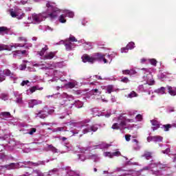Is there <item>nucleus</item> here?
<instances>
[{"instance_id": "23", "label": "nucleus", "mask_w": 176, "mask_h": 176, "mask_svg": "<svg viewBox=\"0 0 176 176\" xmlns=\"http://www.w3.org/2000/svg\"><path fill=\"white\" fill-rule=\"evenodd\" d=\"M1 116H3V118H11L12 114H10V112L4 111L1 113Z\"/></svg>"}, {"instance_id": "34", "label": "nucleus", "mask_w": 176, "mask_h": 176, "mask_svg": "<svg viewBox=\"0 0 176 176\" xmlns=\"http://www.w3.org/2000/svg\"><path fill=\"white\" fill-rule=\"evenodd\" d=\"M111 129H113V130H120V126L118 123H114L112 125Z\"/></svg>"}, {"instance_id": "40", "label": "nucleus", "mask_w": 176, "mask_h": 176, "mask_svg": "<svg viewBox=\"0 0 176 176\" xmlns=\"http://www.w3.org/2000/svg\"><path fill=\"white\" fill-rule=\"evenodd\" d=\"M104 156L110 157L111 159H112V157H113L112 153H111V152H105Z\"/></svg>"}, {"instance_id": "21", "label": "nucleus", "mask_w": 176, "mask_h": 176, "mask_svg": "<svg viewBox=\"0 0 176 176\" xmlns=\"http://www.w3.org/2000/svg\"><path fill=\"white\" fill-rule=\"evenodd\" d=\"M156 167H157V168H160V170H164V168H167V165L159 162L156 164Z\"/></svg>"}, {"instance_id": "14", "label": "nucleus", "mask_w": 176, "mask_h": 176, "mask_svg": "<svg viewBox=\"0 0 176 176\" xmlns=\"http://www.w3.org/2000/svg\"><path fill=\"white\" fill-rule=\"evenodd\" d=\"M3 50H8L9 52L12 51V47H9V45L1 44L0 45V52Z\"/></svg>"}, {"instance_id": "29", "label": "nucleus", "mask_w": 176, "mask_h": 176, "mask_svg": "<svg viewBox=\"0 0 176 176\" xmlns=\"http://www.w3.org/2000/svg\"><path fill=\"white\" fill-rule=\"evenodd\" d=\"M126 47L129 50H131L135 47V43L133 42H130L129 44H127Z\"/></svg>"}, {"instance_id": "56", "label": "nucleus", "mask_w": 176, "mask_h": 176, "mask_svg": "<svg viewBox=\"0 0 176 176\" xmlns=\"http://www.w3.org/2000/svg\"><path fill=\"white\" fill-rule=\"evenodd\" d=\"M67 14L68 17H70V18L74 17V12H68L67 13Z\"/></svg>"}, {"instance_id": "39", "label": "nucleus", "mask_w": 176, "mask_h": 176, "mask_svg": "<svg viewBox=\"0 0 176 176\" xmlns=\"http://www.w3.org/2000/svg\"><path fill=\"white\" fill-rule=\"evenodd\" d=\"M64 129L65 127H57L54 129V131H55V133H57V131H64Z\"/></svg>"}, {"instance_id": "11", "label": "nucleus", "mask_w": 176, "mask_h": 176, "mask_svg": "<svg viewBox=\"0 0 176 176\" xmlns=\"http://www.w3.org/2000/svg\"><path fill=\"white\" fill-rule=\"evenodd\" d=\"M56 56V52H50L46 54L44 56L45 60H52V58H54V56Z\"/></svg>"}, {"instance_id": "15", "label": "nucleus", "mask_w": 176, "mask_h": 176, "mask_svg": "<svg viewBox=\"0 0 176 176\" xmlns=\"http://www.w3.org/2000/svg\"><path fill=\"white\" fill-rule=\"evenodd\" d=\"M47 50H49V47L47 45H45V47L42 48L41 51H38L37 54H39V56H44L45 53H46Z\"/></svg>"}, {"instance_id": "27", "label": "nucleus", "mask_w": 176, "mask_h": 176, "mask_svg": "<svg viewBox=\"0 0 176 176\" xmlns=\"http://www.w3.org/2000/svg\"><path fill=\"white\" fill-rule=\"evenodd\" d=\"M48 148L50 149V151H52V152H54V153H57L58 152L57 148L52 144L48 145Z\"/></svg>"}, {"instance_id": "17", "label": "nucleus", "mask_w": 176, "mask_h": 176, "mask_svg": "<svg viewBox=\"0 0 176 176\" xmlns=\"http://www.w3.org/2000/svg\"><path fill=\"white\" fill-rule=\"evenodd\" d=\"M172 127H173V125H171L170 124H167L162 125L161 129H162L165 131H169L170 129H171Z\"/></svg>"}, {"instance_id": "54", "label": "nucleus", "mask_w": 176, "mask_h": 176, "mask_svg": "<svg viewBox=\"0 0 176 176\" xmlns=\"http://www.w3.org/2000/svg\"><path fill=\"white\" fill-rule=\"evenodd\" d=\"M87 133H90V129H85L82 130V133L83 134H87Z\"/></svg>"}, {"instance_id": "1", "label": "nucleus", "mask_w": 176, "mask_h": 176, "mask_svg": "<svg viewBox=\"0 0 176 176\" xmlns=\"http://www.w3.org/2000/svg\"><path fill=\"white\" fill-rule=\"evenodd\" d=\"M43 176V173H42V172H41L39 170L36 169V170H33L32 173H30V172H25V174H23L21 176Z\"/></svg>"}, {"instance_id": "19", "label": "nucleus", "mask_w": 176, "mask_h": 176, "mask_svg": "<svg viewBox=\"0 0 176 176\" xmlns=\"http://www.w3.org/2000/svg\"><path fill=\"white\" fill-rule=\"evenodd\" d=\"M43 112H45L43 110H41L36 113V116H39L41 119H45V118H46V114L43 113Z\"/></svg>"}, {"instance_id": "20", "label": "nucleus", "mask_w": 176, "mask_h": 176, "mask_svg": "<svg viewBox=\"0 0 176 176\" xmlns=\"http://www.w3.org/2000/svg\"><path fill=\"white\" fill-rule=\"evenodd\" d=\"M168 92L170 94V96H176V91L173 89V87L167 86Z\"/></svg>"}, {"instance_id": "49", "label": "nucleus", "mask_w": 176, "mask_h": 176, "mask_svg": "<svg viewBox=\"0 0 176 176\" xmlns=\"http://www.w3.org/2000/svg\"><path fill=\"white\" fill-rule=\"evenodd\" d=\"M123 75H130V70L126 69L122 71Z\"/></svg>"}, {"instance_id": "32", "label": "nucleus", "mask_w": 176, "mask_h": 176, "mask_svg": "<svg viewBox=\"0 0 176 176\" xmlns=\"http://www.w3.org/2000/svg\"><path fill=\"white\" fill-rule=\"evenodd\" d=\"M129 98H133V97H138V94L135 91H133L128 95Z\"/></svg>"}, {"instance_id": "25", "label": "nucleus", "mask_w": 176, "mask_h": 176, "mask_svg": "<svg viewBox=\"0 0 176 176\" xmlns=\"http://www.w3.org/2000/svg\"><path fill=\"white\" fill-rule=\"evenodd\" d=\"M65 47L67 51L72 50V43H65Z\"/></svg>"}, {"instance_id": "31", "label": "nucleus", "mask_w": 176, "mask_h": 176, "mask_svg": "<svg viewBox=\"0 0 176 176\" xmlns=\"http://www.w3.org/2000/svg\"><path fill=\"white\" fill-rule=\"evenodd\" d=\"M20 53H21L22 54H25V53H27L26 50H23V51H20V50H16L14 52L13 56H17V54H20Z\"/></svg>"}, {"instance_id": "60", "label": "nucleus", "mask_w": 176, "mask_h": 176, "mask_svg": "<svg viewBox=\"0 0 176 176\" xmlns=\"http://www.w3.org/2000/svg\"><path fill=\"white\" fill-rule=\"evenodd\" d=\"M104 64H107L108 63V60H107V58H105V55L103 56V58H102Z\"/></svg>"}, {"instance_id": "44", "label": "nucleus", "mask_w": 176, "mask_h": 176, "mask_svg": "<svg viewBox=\"0 0 176 176\" xmlns=\"http://www.w3.org/2000/svg\"><path fill=\"white\" fill-rule=\"evenodd\" d=\"M69 41H71V42H78V40L75 38V36H70L69 38Z\"/></svg>"}, {"instance_id": "45", "label": "nucleus", "mask_w": 176, "mask_h": 176, "mask_svg": "<svg viewBox=\"0 0 176 176\" xmlns=\"http://www.w3.org/2000/svg\"><path fill=\"white\" fill-rule=\"evenodd\" d=\"M28 83H30V80H23L21 85L22 86H25V85H28Z\"/></svg>"}, {"instance_id": "42", "label": "nucleus", "mask_w": 176, "mask_h": 176, "mask_svg": "<svg viewBox=\"0 0 176 176\" xmlns=\"http://www.w3.org/2000/svg\"><path fill=\"white\" fill-rule=\"evenodd\" d=\"M8 47H11V50L13 49V47H14V49H17V47H19V43H14L12 45H8Z\"/></svg>"}, {"instance_id": "28", "label": "nucleus", "mask_w": 176, "mask_h": 176, "mask_svg": "<svg viewBox=\"0 0 176 176\" xmlns=\"http://www.w3.org/2000/svg\"><path fill=\"white\" fill-rule=\"evenodd\" d=\"M58 20H59L60 23H67V19H65V15H64V14H61L59 16Z\"/></svg>"}, {"instance_id": "12", "label": "nucleus", "mask_w": 176, "mask_h": 176, "mask_svg": "<svg viewBox=\"0 0 176 176\" xmlns=\"http://www.w3.org/2000/svg\"><path fill=\"white\" fill-rule=\"evenodd\" d=\"M3 168H6L7 170H14L16 168L15 163H10V164H6L2 166Z\"/></svg>"}, {"instance_id": "62", "label": "nucleus", "mask_w": 176, "mask_h": 176, "mask_svg": "<svg viewBox=\"0 0 176 176\" xmlns=\"http://www.w3.org/2000/svg\"><path fill=\"white\" fill-rule=\"evenodd\" d=\"M24 46H25V44L18 43V47H24Z\"/></svg>"}, {"instance_id": "33", "label": "nucleus", "mask_w": 176, "mask_h": 176, "mask_svg": "<svg viewBox=\"0 0 176 176\" xmlns=\"http://www.w3.org/2000/svg\"><path fill=\"white\" fill-rule=\"evenodd\" d=\"M98 130V126L97 125H92L90 126L89 131H94V133H96Z\"/></svg>"}, {"instance_id": "22", "label": "nucleus", "mask_w": 176, "mask_h": 176, "mask_svg": "<svg viewBox=\"0 0 176 176\" xmlns=\"http://www.w3.org/2000/svg\"><path fill=\"white\" fill-rule=\"evenodd\" d=\"M65 86L66 89H74V87H75V83L69 82L67 84H65Z\"/></svg>"}, {"instance_id": "10", "label": "nucleus", "mask_w": 176, "mask_h": 176, "mask_svg": "<svg viewBox=\"0 0 176 176\" xmlns=\"http://www.w3.org/2000/svg\"><path fill=\"white\" fill-rule=\"evenodd\" d=\"M151 123L152 126H153V127L152 128L153 131H155V130H157V129H160V124L159 123V121L153 120H151Z\"/></svg>"}, {"instance_id": "46", "label": "nucleus", "mask_w": 176, "mask_h": 176, "mask_svg": "<svg viewBox=\"0 0 176 176\" xmlns=\"http://www.w3.org/2000/svg\"><path fill=\"white\" fill-rule=\"evenodd\" d=\"M153 174H154V175L159 176L162 175V172H160V170H155Z\"/></svg>"}, {"instance_id": "16", "label": "nucleus", "mask_w": 176, "mask_h": 176, "mask_svg": "<svg viewBox=\"0 0 176 176\" xmlns=\"http://www.w3.org/2000/svg\"><path fill=\"white\" fill-rule=\"evenodd\" d=\"M155 93L158 94H166V88L164 87H162L155 90Z\"/></svg>"}, {"instance_id": "37", "label": "nucleus", "mask_w": 176, "mask_h": 176, "mask_svg": "<svg viewBox=\"0 0 176 176\" xmlns=\"http://www.w3.org/2000/svg\"><path fill=\"white\" fill-rule=\"evenodd\" d=\"M18 41H19L20 42H25V43L27 42V38L21 36L18 38Z\"/></svg>"}, {"instance_id": "4", "label": "nucleus", "mask_w": 176, "mask_h": 176, "mask_svg": "<svg viewBox=\"0 0 176 176\" xmlns=\"http://www.w3.org/2000/svg\"><path fill=\"white\" fill-rule=\"evenodd\" d=\"M32 20L35 21V23H41L43 20V17L42 14H32Z\"/></svg>"}, {"instance_id": "64", "label": "nucleus", "mask_w": 176, "mask_h": 176, "mask_svg": "<svg viewBox=\"0 0 176 176\" xmlns=\"http://www.w3.org/2000/svg\"><path fill=\"white\" fill-rule=\"evenodd\" d=\"M126 122H134V120H133V119H127Z\"/></svg>"}, {"instance_id": "50", "label": "nucleus", "mask_w": 176, "mask_h": 176, "mask_svg": "<svg viewBox=\"0 0 176 176\" xmlns=\"http://www.w3.org/2000/svg\"><path fill=\"white\" fill-rule=\"evenodd\" d=\"M36 90H38V88H36V87L34 86V87H32L30 88V91L32 93H34V91H36Z\"/></svg>"}, {"instance_id": "6", "label": "nucleus", "mask_w": 176, "mask_h": 176, "mask_svg": "<svg viewBox=\"0 0 176 176\" xmlns=\"http://www.w3.org/2000/svg\"><path fill=\"white\" fill-rule=\"evenodd\" d=\"M142 157H145L146 160H151L153 157V153L148 151H144V154L142 155Z\"/></svg>"}, {"instance_id": "5", "label": "nucleus", "mask_w": 176, "mask_h": 176, "mask_svg": "<svg viewBox=\"0 0 176 176\" xmlns=\"http://www.w3.org/2000/svg\"><path fill=\"white\" fill-rule=\"evenodd\" d=\"M10 16L12 17H16V19H21L23 17H24V13H22L21 14H19V12H15L13 11V9L10 10Z\"/></svg>"}, {"instance_id": "63", "label": "nucleus", "mask_w": 176, "mask_h": 176, "mask_svg": "<svg viewBox=\"0 0 176 176\" xmlns=\"http://www.w3.org/2000/svg\"><path fill=\"white\" fill-rule=\"evenodd\" d=\"M148 85H149V86H152V85H155V80H151V83H149Z\"/></svg>"}, {"instance_id": "2", "label": "nucleus", "mask_w": 176, "mask_h": 176, "mask_svg": "<svg viewBox=\"0 0 176 176\" xmlns=\"http://www.w3.org/2000/svg\"><path fill=\"white\" fill-rule=\"evenodd\" d=\"M82 60L84 63H91V64H93V63L95 61L94 56H90L87 54L82 56Z\"/></svg>"}, {"instance_id": "9", "label": "nucleus", "mask_w": 176, "mask_h": 176, "mask_svg": "<svg viewBox=\"0 0 176 176\" xmlns=\"http://www.w3.org/2000/svg\"><path fill=\"white\" fill-rule=\"evenodd\" d=\"M101 89H102V90H107L108 94H111V93L113 91V85H109L107 86H102Z\"/></svg>"}, {"instance_id": "55", "label": "nucleus", "mask_w": 176, "mask_h": 176, "mask_svg": "<svg viewBox=\"0 0 176 176\" xmlns=\"http://www.w3.org/2000/svg\"><path fill=\"white\" fill-rule=\"evenodd\" d=\"M119 155H120V151H116L114 153H112L113 157V156H119Z\"/></svg>"}, {"instance_id": "53", "label": "nucleus", "mask_w": 176, "mask_h": 176, "mask_svg": "<svg viewBox=\"0 0 176 176\" xmlns=\"http://www.w3.org/2000/svg\"><path fill=\"white\" fill-rule=\"evenodd\" d=\"M6 79V77L4 75L0 74V82H3Z\"/></svg>"}, {"instance_id": "48", "label": "nucleus", "mask_w": 176, "mask_h": 176, "mask_svg": "<svg viewBox=\"0 0 176 176\" xmlns=\"http://www.w3.org/2000/svg\"><path fill=\"white\" fill-rule=\"evenodd\" d=\"M1 98H2V100H3L4 101H6V100H8V98H9V97H8V95H6V94H2V95H1Z\"/></svg>"}, {"instance_id": "7", "label": "nucleus", "mask_w": 176, "mask_h": 176, "mask_svg": "<svg viewBox=\"0 0 176 176\" xmlns=\"http://www.w3.org/2000/svg\"><path fill=\"white\" fill-rule=\"evenodd\" d=\"M94 61H101L102 60V58H104V54H101V53H95L94 54Z\"/></svg>"}, {"instance_id": "43", "label": "nucleus", "mask_w": 176, "mask_h": 176, "mask_svg": "<svg viewBox=\"0 0 176 176\" xmlns=\"http://www.w3.org/2000/svg\"><path fill=\"white\" fill-rule=\"evenodd\" d=\"M137 74V71L135 69H132L129 70V75H135Z\"/></svg>"}, {"instance_id": "13", "label": "nucleus", "mask_w": 176, "mask_h": 176, "mask_svg": "<svg viewBox=\"0 0 176 176\" xmlns=\"http://www.w3.org/2000/svg\"><path fill=\"white\" fill-rule=\"evenodd\" d=\"M151 141H153L154 142H161V141L163 140V137L155 135V136H151Z\"/></svg>"}, {"instance_id": "35", "label": "nucleus", "mask_w": 176, "mask_h": 176, "mask_svg": "<svg viewBox=\"0 0 176 176\" xmlns=\"http://www.w3.org/2000/svg\"><path fill=\"white\" fill-rule=\"evenodd\" d=\"M121 82H122V83H129V82H130V80L127 77H124L121 79Z\"/></svg>"}, {"instance_id": "52", "label": "nucleus", "mask_w": 176, "mask_h": 176, "mask_svg": "<svg viewBox=\"0 0 176 176\" xmlns=\"http://www.w3.org/2000/svg\"><path fill=\"white\" fill-rule=\"evenodd\" d=\"M131 135H125V140H126V141H127V142H129V141H130V138H131Z\"/></svg>"}, {"instance_id": "41", "label": "nucleus", "mask_w": 176, "mask_h": 176, "mask_svg": "<svg viewBox=\"0 0 176 176\" xmlns=\"http://www.w3.org/2000/svg\"><path fill=\"white\" fill-rule=\"evenodd\" d=\"M150 63L151 65H155V66H156V65L157 64V61L155 59H151Z\"/></svg>"}, {"instance_id": "59", "label": "nucleus", "mask_w": 176, "mask_h": 176, "mask_svg": "<svg viewBox=\"0 0 176 176\" xmlns=\"http://www.w3.org/2000/svg\"><path fill=\"white\" fill-rule=\"evenodd\" d=\"M25 68H27V65L23 64L21 65V69H25Z\"/></svg>"}, {"instance_id": "61", "label": "nucleus", "mask_w": 176, "mask_h": 176, "mask_svg": "<svg viewBox=\"0 0 176 176\" xmlns=\"http://www.w3.org/2000/svg\"><path fill=\"white\" fill-rule=\"evenodd\" d=\"M133 142H135V144H136V146H138V140H137L136 139H134V140H133V141H132Z\"/></svg>"}, {"instance_id": "47", "label": "nucleus", "mask_w": 176, "mask_h": 176, "mask_svg": "<svg viewBox=\"0 0 176 176\" xmlns=\"http://www.w3.org/2000/svg\"><path fill=\"white\" fill-rule=\"evenodd\" d=\"M136 119H138V120L139 122H141V120H142V115H141V114H138V115L136 116Z\"/></svg>"}, {"instance_id": "24", "label": "nucleus", "mask_w": 176, "mask_h": 176, "mask_svg": "<svg viewBox=\"0 0 176 176\" xmlns=\"http://www.w3.org/2000/svg\"><path fill=\"white\" fill-rule=\"evenodd\" d=\"M27 164H32V166H34L35 167H38V166H41V164H42V162L38 161V162H32L28 161L27 162Z\"/></svg>"}, {"instance_id": "18", "label": "nucleus", "mask_w": 176, "mask_h": 176, "mask_svg": "<svg viewBox=\"0 0 176 176\" xmlns=\"http://www.w3.org/2000/svg\"><path fill=\"white\" fill-rule=\"evenodd\" d=\"M118 120H121V122L118 124L120 129H123V127H124V126H126V121L124 120H122V116H120L118 118Z\"/></svg>"}, {"instance_id": "30", "label": "nucleus", "mask_w": 176, "mask_h": 176, "mask_svg": "<svg viewBox=\"0 0 176 176\" xmlns=\"http://www.w3.org/2000/svg\"><path fill=\"white\" fill-rule=\"evenodd\" d=\"M91 94L96 96V94H101V91H99L98 89H92L90 91Z\"/></svg>"}, {"instance_id": "58", "label": "nucleus", "mask_w": 176, "mask_h": 176, "mask_svg": "<svg viewBox=\"0 0 176 176\" xmlns=\"http://www.w3.org/2000/svg\"><path fill=\"white\" fill-rule=\"evenodd\" d=\"M46 6L47 7V8H51V9L53 10V9H54V8H53V6H51V4H50V2H47V3H46Z\"/></svg>"}, {"instance_id": "3", "label": "nucleus", "mask_w": 176, "mask_h": 176, "mask_svg": "<svg viewBox=\"0 0 176 176\" xmlns=\"http://www.w3.org/2000/svg\"><path fill=\"white\" fill-rule=\"evenodd\" d=\"M39 104H42V101L36 100L35 99L30 100L28 102L29 108H34V107L39 105Z\"/></svg>"}, {"instance_id": "26", "label": "nucleus", "mask_w": 176, "mask_h": 176, "mask_svg": "<svg viewBox=\"0 0 176 176\" xmlns=\"http://www.w3.org/2000/svg\"><path fill=\"white\" fill-rule=\"evenodd\" d=\"M3 72L6 76H13L14 75L13 73L9 69H5Z\"/></svg>"}, {"instance_id": "36", "label": "nucleus", "mask_w": 176, "mask_h": 176, "mask_svg": "<svg viewBox=\"0 0 176 176\" xmlns=\"http://www.w3.org/2000/svg\"><path fill=\"white\" fill-rule=\"evenodd\" d=\"M34 133H36V128H32L30 131V132H28V134H30V135H33Z\"/></svg>"}, {"instance_id": "38", "label": "nucleus", "mask_w": 176, "mask_h": 176, "mask_svg": "<svg viewBox=\"0 0 176 176\" xmlns=\"http://www.w3.org/2000/svg\"><path fill=\"white\" fill-rule=\"evenodd\" d=\"M129 48L127 47V46L121 48V53H127V52H129Z\"/></svg>"}, {"instance_id": "8", "label": "nucleus", "mask_w": 176, "mask_h": 176, "mask_svg": "<svg viewBox=\"0 0 176 176\" xmlns=\"http://www.w3.org/2000/svg\"><path fill=\"white\" fill-rule=\"evenodd\" d=\"M57 13H60V9L53 8L52 12L48 14L50 19H56L57 17Z\"/></svg>"}, {"instance_id": "57", "label": "nucleus", "mask_w": 176, "mask_h": 176, "mask_svg": "<svg viewBox=\"0 0 176 176\" xmlns=\"http://www.w3.org/2000/svg\"><path fill=\"white\" fill-rule=\"evenodd\" d=\"M5 157H6V155H5L3 153H0V159L3 160Z\"/></svg>"}, {"instance_id": "51", "label": "nucleus", "mask_w": 176, "mask_h": 176, "mask_svg": "<svg viewBox=\"0 0 176 176\" xmlns=\"http://www.w3.org/2000/svg\"><path fill=\"white\" fill-rule=\"evenodd\" d=\"M8 30V28L6 27H0V32H5V31H6Z\"/></svg>"}]
</instances>
